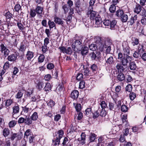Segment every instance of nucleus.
<instances>
[{"instance_id":"obj_57","label":"nucleus","mask_w":146,"mask_h":146,"mask_svg":"<svg viewBox=\"0 0 146 146\" xmlns=\"http://www.w3.org/2000/svg\"><path fill=\"white\" fill-rule=\"evenodd\" d=\"M139 13L140 15L142 16V17H146V10L144 8H143Z\"/></svg>"},{"instance_id":"obj_27","label":"nucleus","mask_w":146,"mask_h":146,"mask_svg":"<svg viewBox=\"0 0 146 146\" xmlns=\"http://www.w3.org/2000/svg\"><path fill=\"white\" fill-rule=\"evenodd\" d=\"M137 19L136 17L134 16L133 17H131L130 19V20L128 21L127 24L129 26H132L134 23L135 21Z\"/></svg>"},{"instance_id":"obj_48","label":"nucleus","mask_w":146,"mask_h":146,"mask_svg":"<svg viewBox=\"0 0 146 146\" xmlns=\"http://www.w3.org/2000/svg\"><path fill=\"white\" fill-rule=\"evenodd\" d=\"M127 115H123L121 117V119L123 123H125V125L127 124Z\"/></svg>"},{"instance_id":"obj_39","label":"nucleus","mask_w":146,"mask_h":146,"mask_svg":"<svg viewBox=\"0 0 146 146\" xmlns=\"http://www.w3.org/2000/svg\"><path fill=\"white\" fill-rule=\"evenodd\" d=\"M105 62H106L107 64H113L114 63L113 58L112 56L110 57L106 61L105 60Z\"/></svg>"},{"instance_id":"obj_55","label":"nucleus","mask_w":146,"mask_h":146,"mask_svg":"<svg viewBox=\"0 0 146 146\" xmlns=\"http://www.w3.org/2000/svg\"><path fill=\"white\" fill-rule=\"evenodd\" d=\"M13 103V101L10 99H8L5 102V106L7 107H8L11 104Z\"/></svg>"},{"instance_id":"obj_45","label":"nucleus","mask_w":146,"mask_h":146,"mask_svg":"<svg viewBox=\"0 0 146 146\" xmlns=\"http://www.w3.org/2000/svg\"><path fill=\"white\" fill-rule=\"evenodd\" d=\"M13 113L14 114L18 113L19 111V107L18 106H14L13 108Z\"/></svg>"},{"instance_id":"obj_41","label":"nucleus","mask_w":146,"mask_h":146,"mask_svg":"<svg viewBox=\"0 0 146 146\" xmlns=\"http://www.w3.org/2000/svg\"><path fill=\"white\" fill-rule=\"evenodd\" d=\"M134 40H132L131 42V44L133 46L137 45L139 42V39L138 38H134Z\"/></svg>"},{"instance_id":"obj_10","label":"nucleus","mask_w":146,"mask_h":146,"mask_svg":"<svg viewBox=\"0 0 146 146\" xmlns=\"http://www.w3.org/2000/svg\"><path fill=\"white\" fill-rule=\"evenodd\" d=\"M54 22L56 24L58 25H61L63 26L64 25V22L62 19L57 16H55L54 18Z\"/></svg>"},{"instance_id":"obj_14","label":"nucleus","mask_w":146,"mask_h":146,"mask_svg":"<svg viewBox=\"0 0 146 146\" xmlns=\"http://www.w3.org/2000/svg\"><path fill=\"white\" fill-rule=\"evenodd\" d=\"M89 50L88 48L86 46H82V49L81 50V54L83 56H85L87 54Z\"/></svg>"},{"instance_id":"obj_4","label":"nucleus","mask_w":146,"mask_h":146,"mask_svg":"<svg viewBox=\"0 0 146 146\" xmlns=\"http://www.w3.org/2000/svg\"><path fill=\"white\" fill-rule=\"evenodd\" d=\"M115 15L117 17H120V19L122 22H126L128 19V15L125 14L121 9L119 8L115 12Z\"/></svg>"},{"instance_id":"obj_62","label":"nucleus","mask_w":146,"mask_h":146,"mask_svg":"<svg viewBox=\"0 0 146 146\" xmlns=\"http://www.w3.org/2000/svg\"><path fill=\"white\" fill-rule=\"evenodd\" d=\"M60 50L61 52L63 53H66V47L64 46H62L59 47L58 48Z\"/></svg>"},{"instance_id":"obj_38","label":"nucleus","mask_w":146,"mask_h":146,"mask_svg":"<svg viewBox=\"0 0 146 146\" xmlns=\"http://www.w3.org/2000/svg\"><path fill=\"white\" fill-rule=\"evenodd\" d=\"M36 14L37 13L35 9H31L30 12V15L31 17H34L36 15Z\"/></svg>"},{"instance_id":"obj_56","label":"nucleus","mask_w":146,"mask_h":146,"mask_svg":"<svg viewBox=\"0 0 146 146\" xmlns=\"http://www.w3.org/2000/svg\"><path fill=\"white\" fill-rule=\"evenodd\" d=\"M31 130L30 129L27 130L24 133L25 138H27L28 136L31 135Z\"/></svg>"},{"instance_id":"obj_21","label":"nucleus","mask_w":146,"mask_h":146,"mask_svg":"<svg viewBox=\"0 0 146 146\" xmlns=\"http://www.w3.org/2000/svg\"><path fill=\"white\" fill-rule=\"evenodd\" d=\"M122 124H121L114 127L112 131L113 133L114 134H115L119 131L122 127Z\"/></svg>"},{"instance_id":"obj_61","label":"nucleus","mask_w":146,"mask_h":146,"mask_svg":"<svg viewBox=\"0 0 146 146\" xmlns=\"http://www.w3.org/2000/svg\"><path fill=\"white\" fill-rule=\"evenodd\" d=\"M85 82L84 81H82L80 82L79 88L80 89H83L85 87Z\"/></svg>"},{"instance_id":"obj_50","label":"nucleus","mask_w":146,"mask_h":146,"mask_svg":"<svg viewBox=\"0 0 146 146\" xmlns=\"http://www.w3.org/2000/svg\"><path fill=\"white\" fill-rule=\"evenodd\" d=\"M17 123V121L15 120H12L9 123V127L11 128L14 126Z\"/></svg>"},{"instance_id":"obj_3","label":"nucleus","mask_w":146,"mask_h":146,"mask_svg":"<svg viewBox=\"0 0 146 146\" xmlns=\"http://www.w3.org/2000/svg\"><path fill=\"white\" fill-rule=\"evenodd\" d=\"M124 56L123 57V54L121 52H119L118 54V57L117 61L121 64H126L129 63L131 64L130 62L132 60L131 57H128V58H127Z\"/></svg>"},{"instance_id":"obj_23","label":"nucleus","mask_w":146,"mask_h":146,"mask_svg":"<svg viewBox=\"0 0 146 146\" xmlns=\"http://www.w3.org/2000/svg\"><path fill=\"white\" fill-rule=\"evenodd\" d=\"M8 60L10 61L14 62L17 59V56L15 54H13L7 57Z\"/></svg>"},{"instance_id":"obj_36","label":"nucleus","mask_w":146,"mask_h":146,"mask_svg":"<svg viewBox=\"0 0 146 146\" xmlns=\"http://www.w3.org/2000/svg\"><path fill=\"white\" fill-rule=\"evenodd\" d=\"M117 78L118 80L120 81H122L124 80L125 77L123 74L120 73L118 75Z\"/></svg>"},{"instance_id":"obj_6","label":"nucleus","mask_w":146,"mask_h":146,"mask_svg":"<svg viewBox=\"0 0 146 146\" xmlns=\"http://www.w3.org/2000/svg\"><path fill=\"white\" fill-rule=\"evenodd\" d=\"M14 53L17 56V59L16 60V62L19 63H25L27 60L24 59V54L20 53L19 54V52L16 51L14 52Z\"/></svg>"},{"instance_id":"obj_51","label":"nucleus","mask_w":146,"mask_h":146,"mask_svg":"<svg viewBox=\"0 0 146 146\" xmlns=\"http://www.w3.org/2000/svg\"><path fill=\"white\" fill-rule=\"evenodd\" d=\"M90 55L92 59V60H94L95 61L98 57V55H97L94 52H92L90 54Z\"/></svg>"},{"instance_id":"obj_12","label":"nucleus","mask_w":146,"mask_h":146,"mask_svg":"<svg viewBox=\"0 0 146 146\" xmlns=\"http://www.w3.org/2000/svg\"><path fill=\"white\" fill-rule=\"evenodd\" d=\"M144 46L139 44L138 47V52L140 55V57L145 52V49L143 48Z\"/></svg>"},{"instance_id":"obj_64","label":"nucleus","mask_w":146,"mask_h":146,"mask_svg":"<svg viewBox=\"0 0 146 146\" xmlns=\"http://www.w3.org/2000/svg\"><path fill=\"white\" fill-rule=\"evenodd\" d=\"M75 108L76 110L77 111H79L81 109V104H77L75 106Z\"/></svg>"},{"instance_id":"obj_26","label":"nucleus","mask_w":146,"mask_h":146,"mask_svg":"<svg viewBox=\"0 0 146 146\" xmlns=\"http://www.w3.org/2000/svg\"><path fill=\"white\" fill-rule=\"evenodd\" d=\"M116 23L117 22L115 20H113L111 21L110 24L109 26L110 29L111 30H114L115 27L117 26Z\"/></svg>"},{"instance_id":"obj_17","label":"nucleus","mask_w":146,"mask_h":146,"mask_svg":"<svg viewBox=\"0 0 146 146\" xmlns=\"http://www.w3.org/2000/svg\"><path fill=\"white\" fill-rule=\"evenodd\" d=\"M143 8L139 4H137L135 6L134 11L135 13L138 14L142 10Z\"/></svg>"},{"instance_id":"obj_22","label":"nucleus","mask_w":146,"mask_h":146,"mask_svg":"<svg viewBox=\"0 0 146 146\" xmlns=\"http://www.w3.org/2000/svg\"><path fill=\"white\" fill-rule=\"evenodd\" d=\"M126 64H117L116 67L117 70L120 72H123L126 67Z\"/></svg>"},{"instance_id":"obj_46","label":"nucleus","mask_w":146,"mask_h":146,"mask_svg":"<svg viewBox=\"0 0 146 146\" xmlns=\"http://www.w3.org/2000/svg\"><path fill=\"white\" fill-rule=\"evenodd\" d=\"M76 8L79 9L81 5V2L80 0H75L74 2Z\"/></svg>"},{"instance_id":"obj_30","label":"nucleus","mask_w":146,"mask_h":146,"mask_svg":"<svg viewBox=\"0 0 146 146\" xmlns=\"http://www.w3.org/2000/svg\"><path fill=\"white\" fill-rule=\"evenodd\" d=\"M54 22L52 21L50 19H49L48 24L49 26V28L50 30L53 28L54 27H55L56 24Z\"/></svg>"},{"instance_id":"obj_31","label":"nucleus","mask_w":146,"mask_h":146,"mask_svg":"<svg viewBox=\"0 0 146 146\" xmlns=\"http://www.w3.org/2000/svg\"><path fill=\"white\" fill-rule=\"evenodd\" d=\"M81 139L80 142L82 145L84 144L85 143L86 134L82 132L81 135Z\"/></svg>"},{"instance_id":"obj_19","label":"nucleus","mask_w":146,"mask_h":146,"mask_svg":"<svg viewBox=\"0 0 146 146\" xmlns=\"http://www.w3.org/2000/svg\"><path fill=\"white\" fill-rule=\"evenodd\" d=\"M79 93L78 91L74 90L71 93L70 96L74 99H77L79 96Z\"/></svg>"},{"instance_id":"obj_11","label":"nucleus","mask_w":146,"mask_h":146,"mask_svg":"<svg viewBox=\"0 0 146 146\" xmlns=\"http://www.w3.org/2000/svg\"><path fill=\"white\" fill-rule=\"evenodd\" d=\"M57 134H58V135L56 137V141L58 142V144H60V139L64 135V131L62 130H59L57 133Z\"/></svg>"},{"instance_id":"obj_8","label":"nucleus","mask_w":146,"mask_h":146,"mask_svg":"<svg viewBox=\"0 0 146 146\" xmlns=\"http://www.w3.org/2000/svg\"><path fill=\"white\" fill-rule=\"evenodd\" d=\"M98 57L95 61L94 63L96 64H100V63H103L105 62V60L104 58L101 57V53L98 52Z\"/></svg>"},{"instance_id":"obj_9","label":"nucleus","mask_w":146,"mask_h":146,"mask_svg":"<svg viewBox=\"0 0 146 146\" xmlns=\"http://www.w3.org/2000/svg\"><path fill=\"white\" fill-rule=\"evenodd\" d=\"M123 47V51L124 56H126L127 58H128V57H130L129 56L130 54V47L128 46H126L125 47H124L122 45Z\"/></svg>"},{"instance_id":"obj_63","label":"nucleus","mask_w":146,"mask_h":146,"mask_svg":"<svg viewBox=\"0 0 146 146\" xmlns=\"http://www.w3.org/2000/svg\"><path fill=\"white\" fill-rule=\"evenodd\" d=\"M18 123H19L21 124L25 123V118L23 117H20L18 120Z\"/></svg>"},{"instance_id":"obj_47","label":"nucleus","mask_w":146,"mask_h":146,"mask_svg":"<svg viewBox=\"0 0 146 146\" xmlns=\"http://www.w3.org/2000/svg\"><path fill=\"white\" fill-rule=\"evenodd\" d=\"M0 47L1 48V55H3V52L4 50H6L7 48V47L6 46H5L4 44L1 43L0 45Z\"/></svg>"},{"instance_id":"obj_43","label":"nucleus","mask_w":146,"mask_h":146,"mask_svg":"<svg viewBox=\"0 0 146 146\" xmlns=\"http://www.w3.org/2000/svg\"><path fill=\"white\" fill-rule=\"evenodd\" d=\"M121 110L123 112H126L128 109V107L127 106L123 104L121 105Z\"/></svg>"},{"instance_id":"obj_42","label":"nucleus","mask_w":146,"mask_h":146,"mask_svg":"<svg viewBox=\"0 0 146 146\" xmlns=\"http://www.w3.org/2000/svg\"><path fill=\"white\" fill-rule=\"evenodd\" d=\"M62 8L64 11V13L66 14L67 13L69 9V7L67 4H65L62 7Z\"/></svg>"},{"instance_id":"obj_60","label":"nucleus","mask_w":146,"mask_h":146,"mask_svg":"<svg viewBox=\"0 0 146 146\" xmlns=\"http://www.w3.org/2000/svg\"><path fill=\"white\" fill-rule=\"evenodd\" d=\"M14 21L17 22V25L18 27V28L21 30H22L23 29V25L21 23V21H20V22H19V21H17V20H16L15 19H14Z\"/></svg>"},{"instance_id":"obj_33","label":"nucleus","mask_w":146,"mask_h":146,"mask_svg":"<svg viewBox=\"0 0 146 146\" xmlns=\"http://www.w3.org/2000/svg\"><path fill=\"white\" fill-rule=\"evenodd\" d=\"M97 46L99 47V46L96 44H92L90 45L89 48L90 50L95 51L97 49Z\"/></svg>"},{"instance_id":"obj_52","label":"nucleus","mask_w":146,"mask_h":146,"mask_svg":"<svg viewBox=\"0 0 146 146\" xmlns=\"http://www.w3.org/2000/svg\"><path fill=\"white\" fill-rule=\"evenodd\" d=\"M21 7L20 5L19 4H16L14 7V9L16 12H19V11L21 10Z\"/></svg>"},{"instance_id":"obj_40","label":"nucleus","mask_w":146,"mask_h":146,"mask_svg":"<svg viewBox=\"0 0 146 146\" xmlns=\"http://www.w3.org/2000/svg\"><path fill=\"white\" fill-rule=\"evenodd\" d=\"M38 113L36 112H34L30 117L33 121H36L38 118Z\"/></svg>"},{"instance_id":"obj_44","label":"nucleus","mask_w":146,"mask_h":146,"mask_svg":"<svg viewBox=\"0 0 146 146\" xmlns=\"http://www.w3.org/2000/svg\"><path fill=\"white\" fill-rule=\"evenodd\" d=\"M44 56L43 54H40L38 58V61L39 63L42 62L44 60Z\"/></svg>"},{"instance_id":"obj_25","label":"nucleus","mask_w":146,"mask_h":146,"mask_svg":"<svg viewBox=\"0 0 146 146\" xmlns=\"http://www.w3.org/2000/svg\"><path fill=\"white\" fill-rule=\"evenodd\" d=\"M82 66H83V67L84 68L82 72L84 74V76L86 77L89 76V74H90V71L89 70V68L87 67H86V68H85L84 66V64H83Z\"/></svg>"},{"instance_id":"obj_2","label":"nucleus","mask_w":146,"mask_h":146,"mask_svg":"<svg viewBox=\"0 0 146 146\" xmlns=\"http://www.w3.org/2000/svg\"><path fill=\"white\" fill-rule=\"evenodd\" d=\"M95 43L99 46L100 49H104V48H107L106 51L108 54L110 53L111 47L110 46H107L106 44V42L105 43L103 39L99 36H96L95 38Z\"/></svg>"},{"instance_id":"obj_16","label":"nucleus","mask_w":146,"mask_h":146,"mask_svg":"<svg viewBox=\"0 0 146 146\" xmlns=\"http://www.w3.org/2000/svg\"><path fill=\"white\" fill-rule=\"evenodd\" d=\"M33 121L30 117L27 116H26L25 118V124L28 126H30L33 123Z\"/></svg>"},{"instance_id":"obj_32","label":"nucleus","mask_w":146,"mask_h":146,"mask_svg":"<svg viewBox=\"0 0 146 146\" xmlns=\"http://www.w3.org/2000/svg\"><path fill=\"white\" fill-rule=\"evenodd\" d=\"M109 11L111 13H113L115 12L116 10V7L114 4H111L110 5L109 8Z\"/></svg>"},{"instance_id":"obj_58","label":"nucleus","mask_w":146,"mask_h":146,"mask_svg":"<svg viewBox=\"0 0 146 146\" xmlns=\"http://www.w3.org/2000/svg\"><path fill=\"white\" fill-rule=\"evenodd\" d=\"M100 104L102 108H101V109H105L107 106V104L104 101H102L101 102Z\"/></svg>"},{"instance_id":"obj_49","label":"nucleus","mask_w":146,"mask_h":146,"mask_svg":"<svg viewBox=\"0 0 146 146\" xmlns=\"http://www.w3.org/2000/svg\"><path fill=\"white\" fill-rule=\"evenodd\" d=\"M83 74L82 73H79L77 74L76 78V80L78 81L82 80L84 78Z\"/></svg>"},{"instance_id":"obj_18","label":"nucleus","mask_w":146,"mask_h":146,"mask_svg":"<svg viewBox=\"0 0 146 146\" xmlns=\"http://www.w3.org/2000/svg\"><path fill=\"white\" fill-rule=\"evenodd\" d=\"M26 49V47L25 45V43L21 42L20 44V45L19 48V51L21 52V54H24V52L25 51Z\"/></svg>"},{"instance_id":"obj_15","label":"nucleus","mask_w":146,"mask_h":146,"mask_svg":"<svg viewBox=\"0 0 146 146\" xmlns=\"http://www.w3.org/2000/svg\"><path fill=\"white\" fill-rule=\"evenodd\" d=\"M34 54V52L29 50H28L26 55L27 59L28 60H31L33 57Z\"/></svg>"},{"instance_id":"obj_59","label":"nucleus","mask_w":146,"mask_h":146,"mask_svg":"<svg viewBox=\"0 0 146 146\" xmlns=\"http://www.w3.org/2000/svg\"><path fill=\"white\" fill-rule=\"evenodd\" d=\"M132 89V86L130 84L127 85L125 88L126 90L129 92H131Z\"/></svg>"},{"instance_id":"obj_34","label":"nucleus","mask_w":146,"mask_h":146,"mask_svg":"<svg viewBox=\"0 0 146 146\" xmlns=\"http://www.w3.org/2000/svg\"><path fill=\"white\" fill-rule=\"evenodd\" d=\"M100 116L101 117H105L106 115V112L105 109H101L99 107Z\"/></svg>"},{"instance_id":"obj_24","label":"nucleus","mask_w":146,"mask_h":146,"mask_svg":"<svg viewBox=\"0 0 146 146\" xmlns=\"http://www.w3.org/2000/svg\"><path fill=\"white\" fill-rule=\"evenodd\" d=\"M89 138V140L88 141V144L94 141L96 139L95 134L94 133H91Z\"/></svg>"},{"instance_id":"obj_20","label":"nucleus","mask_w":146,"mask_h":146,"mask_svg":"<svg viewBox=\"0 0 146 146\" xmlns=\"http://www.w3.org/2000/svg\"><path fill=\"white\" fill-rule=\"evenodd\" d=\"M44 84L43 80L39 81L36 86V88L40 90H41L43 88Z\"/></svg>"},{"instance_id":"obj_7","label":"nucleus","mask_w":146,"mask_h":146,"mask_svg":"<svg viewBox=\"0 0 146 146\" xmlns=\"http://www.w3.org/2000/svg\"><path fill=\"white\" fill-rule=\"evenodd\" d=\"M118 103V104L117 105L115 103L109 102V110L114 111L116 110V108H117L118 107L121 105V101H119Z\"/></svg>"},{"instance_id":"obj_53","label":"nucleus","mask_w":146,"mask_h":146,"mask_svg":"<svg viewBox=\"0 0 146 146\" xmlns=\"http://www.w3.org/2000/svg\"><path fill=\"white\" fill-rule=\"evenodd\" d=\"M99 111V108L97 110L95 111L94 113H93V117L94 118H96L100 116Z\"/></svg>"},{"instance_id":"obj_29","label":"nucleus","mask_w":146,"mask_h":146,"mask_svg":"<svg viewBox=\"0 0 146 146\" xmlns=\"http://www.w3.org/2000/svg\"><path fill=\"white\" fill-rule=\"evenodd\" d=\"M10 133V131L8 128H5L3 131V135L5 137H7Z\"/></svg>"},{"instance_id":"obj_35","label":"nucleus","mask_w":146,"mask_h":146,"mask_svg":"<svg viewBox=\"0 0 146 146\" xmlns=\"http://www.w3.org/2000/svg\"><path fill=\"white\" fill-rule=\"evenodd\" d=\"M24 91L23 90H19L15 96V98L17 99H20L22 97Z\"/></svg>"},{"instance_id":"obj_28","label":"nucleus","mask_w":146,"mask_h":146,"mask_svg":"<svg viewBox=\"0 0 146 146\" xmlns=\"http://www.w3.org/2000/svg\"><path fill=\"white\" fill-rule=\"evenodd\" d=\"M6 19V21L7 22L10 21L12 17V14L9 11L7 12L5 15Z\"/></svg>"},{"instance_id":"obj_37","label":"nucleus","mask_w":146,"mask_h":146,"mask_svg":"<svg viewBox=\"0 0 146 146\" xmlns=\"http://www.w3.org/2000/svg\"><path fill=\"white\" fill-rule=\"evenodd\" d=\"M45 84H46V85L44 88V90L47 91L51 90V87L50 84L49 83H45Z\"/></svg>"},{"instance_id":"obj_1","label":"nucleus","mask_w":146,"mask_h":146,"mask_svg":"<svg viewBox=\"0 0 146 146\" xmlns=\"http://www.w3.org/2000/svg\"><path fill=\"white\" fill-rule=\"evenodd\" d=\"M87 15L88 17H90L91 20H94L96 24L98 25L102 22L100 17L98 15L96 16L97 12L93 10V7L90 6L88 7Z\"/></svg>"},{"instance_id":"obj_13","label":"nucleus","mask_w":146,"mask_h":146,"mask_svg":"<svg viewBox=\"0 0 146 146\" xmlns=\"http://www.w3.org/2000/svg\"><path fill=\"white\" fill-rule=\"evenodd\" d=\"M43 9L44 7H41L38 5L35 9L38 15L41 16V14L43 11Z\"/></svg>"},{"instance_id":"obj_5","label":"nucleus","mask_w":146,"mask_h":146,"mask_svg":"<svg viewBox=\"0 0 146 146\" xmlns=\"http://www.w3.org/2000/svg\"><path fill=\"white\" fill-rule=\"evenodd\" d=\"M83 44L80 40H76L72 43V47L73 50L76 52L80 51L82 49Z\"/></svg>"},{"instance_id":"obj_54","label":"nucleus","mask_w":146,"mask_h":146,"mask_svg":"<svg viewBox=\"0 0 146 146\" xmlns=\"http://www.w3.org/2000/svg\"><path fill=\"white\" fill-rule=\"evenodd\" d=\"M129 98L131 100H133L136 97L135 94L134 92H130L129 94Z\"/></svg>"}]
</instances>
